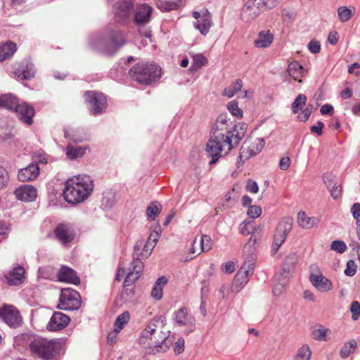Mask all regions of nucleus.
<instances>
[{
	"label": "nucleus",
	"mask_w": 360,
	"mask_h": 360,
	"mask_svg": "<svg viewBox=\"0 0 360 360\" xmlns=\"http://www.w3.org/2000/svg\"><path fill=\"white\" fill-rule=\"evenodd\" d=\"M165 316H155L141 332L139 338V344L147 349L149 354L166 352L169 349V331L165 330Z\"/></svg>",
	"instance_id": "obj_1"
},
{
	"label": "nucleus",
	"mask_w": 360,
	"mask_h": 360,
	"mask_svg": "<svg viewBox=\"0 0 360 360\" xmlns=\"http://www.w3.org/2000/svg\"><path fill=\"white\" fill-rule=\"evenodd\" d=\"M94 189L93 180L88 175H78L65 182L63 195L70 204L77 205L86 200Z\"/></svg>",
	"instance_id": "obj_2"
},
{
	"label": "nucleus",
	"mask_w": 360,
	"mask_h": 360,
	"mask_svg": "<svg viewBox=\"0 0 360 360\" xmlns=\"http://www.w3.org/2000/svg\"><path fill=\"white\" fill-rule=\"evenodd\" d=\"M31 354L43 360H53L59 354L60 344L56 339L34 337L29 343Z\"/></svg>",
	"instance_id": "obj_3"
},
{
	"label": "nucleus",
	"mask_w": 360,
	"mask_h": 360,
	"mask_svg": "<svg viewBox=\"0 0 360 360\" xmlns=\"http://www.w3.org/2000/svg\"><path fill=\"white\" fill-rule=\"evenodd\" d=\"M125 43L124 36L120 31L112 30L103 37H95L91 41L92 48L108 56L115 54Z\"/></svg>",
	"instance_id": "obj_4"
},
{
	"label": "nucleus",
	"mask_w": 360,
	"mask_h": 360,
	"mask_svg": "<svg viewBox=\"0 0 360 360\" xmlns=\"http://www.w3.org/2000/svg\"><path fill=\"white\" fill-rule=\"evenodd\" d=\"M130 77L143 84H150L161 76V68L155 63H137L129 71Z\"/></svg>",
	"instance_id": "obj_5"
},
{
	"label": "nucleus",
	"mask_w": 360,
	"mask_h": 360,
	"mask_svg": "<svg viewBox=\"0 0 360 360\" xmlns=\"http://www.w3.org/2000/svg\"><path fill=\"white\" fill-rule=\"evenodd\" d=\"M153 11V8L146 4H138L133 8V22L141 37H151V30L148 25L151 20Z\"/></svg>",
	"instance_id": "obj_6"
},
{
	"label": "nucleus",
	"mask_w": 360,
	"mask_h": 360,
	"mask_svg": "<svg viewBox=\"0 0 360 360\" xmlns=\"http://www.w3.org/2000/svg\"><path fill=\"white\" fill-rule=\"evenodd\" d=\"M224 145L229 146L228 150L233 148L231 136L223 133L213 134L207 143L205 152L208 157L211 158L209 162L210 165L215 164L221 156L222 148Z\"/></svg>",
	"instance_id": "obj_7"
},
{
	"label": "nucleus",
	"mask_w": 360,
	"mask_h": 360,
	"mask_svg": "<svg viewBox=\"0 0 360 360\" xmlns=\"http://www.w3.org/2000/svg\"><path fill=\"white\" fill-rule=\"evenodd\" d=\"M275 6V1H246L241 9L240 16L243 21L251 22L264 10Z\"/></svg>",
	"instance_id": "obj_8"
},
{
	"label": "nucleus",
	"mask_w": 360,
	"mask_h": 360,
	"mask_svg": "<svg viewBox=\"0 0 360 360\" xmlns=\"http://www.w3.org/2000/svg\"><path fill=\"white\" fill-rule=\"evenodd\" d=\"M81 307L79 293L72 288H63L61 290L59 303L57 307L64 311L77 310Z\"/></svg>",
	"instance_id": "obj_9"
},
{
	"label": "nucleus",
	"mask_w": 360,
	"mask_h": 360,
	"mask_svg": "<svg viewBox=\"0 0 360 360\" xmlns=\"http://www.w3.org/2000/svg\"><path fill=\"white\" fill-rule=\"evenodd\" d=\"M254 257L251 255L248 257V261L246 259L240 269L237 272L235 276L233 285L232 291L233 292H238L246 283H248L250 277L253 274L254 264L252 261Z\"/></svg>",
	"instance_id": "obj_10"
},
{
	"label": "nucleus",
	"mask_w": 360,
	"mask_h": 360,
	"mask_svg": "<svg viewBox=\"0 0 360 360\" xmlns=\"http://www.w3.org/2000/svg\"><path fill=\"white\" fill-rule=\"evenodd\" d=\"M84 99L92 115L101 114L107 108V100L102 93L86 91L84 94Z\"/></svg>",
	"instance_id": "obj_11"
},
{
	"label": "nucleus",
	"mask_w": 360,
	"mask_h": 360,
	"mask_svg": "<svg viewBox=\"0 0 360 360\" xmlns=\"http://www.w3.org/2000/svg\"><path fill=\"white\" fill-rule=\"evenodd\" d=\"M292 219L291 218L283 219L278 225L274 237L271 251L275 254L285 240L288 234L291 231Z\"/></svg>",
	"instance_id": "obj_12"
},
{
	"label": "nucleus",
	"mask_w": 360,
	"mask_h": 360,
	"mask_svg": "<svg viewBox=\"0 0 360 360\" xmlns=\"http://www.w3.org/2000/svg\"><path fill=\"white\" fill-rule=\"evenodd\" d=\"M193 17L197 20L193 23L194 27L202 35H206L212 25L210 13L207 9H203L201 12L193 11Z\"/></svg>",
	"instance_id": "obj_13"
},
{
	"label": "nucleus",
	"mask_w": 360,
	"mask_h": 360,
	"mask_svg": "<svg viewBox=\"0 0 360 360\" xmlns=\"http://www.w3.org/2000/svg\"><path fill=\"white\" fill-rule=\"evenodd\" d=\"M134 8L131 1H117L114 5L117 21L121 24H127L131 20Z\"/></svg>",
	"instance_id": "obj_14"
},
{
	"label": "nucleus",
	"mask_w": 360,
	"mask_h": 360,
	"mask_svg": "<svg viewBox=\"0 0 360 360\" xmlns=\"http://www.w3.org/2000/svg\"><path fill=\"white\" fill-rule=\"evenodd\" d=\"M0 318L11 327H17L22 322L20 312L13 306H5L0 308Z\"/></svg>",
	"instance_id": "obj_15"
},
{
	"label": "nucleus",
	"mask_w": 360,
	"mask_h": 360,
	"mask_svg": "<svg viewBox=\"0 0 360 360\" xmlns=\"http://www.w3.org/2000/svg\"><path fill=\"white\" fill-rule=\"evenodd\" d=\"M175 321L179 326H186L184 333L188 335L195 329V319L188 316L187 309L184 307L179 309L175 313Z\"/></svg>",
	"instance_id": "obj_16"
},
{
	"label": "nucleus",
	"mask_w": 360,
	"mask_h": 360,
	"mask_svg": "<svg viewBox=\"0 0 360 360\" xmlns=\"http://www.w3.org/2000/svg\"><path fill=\"white\" fill-rule=\"evenodd\" d=\"M133 258L131 267L124 282L125 286H129L134 283L140 278L143 269V262L138 257L135 256V254H134Z\"/></svg>",
	"instance_id": "obj_17"
},
{
	"label": "nucleus",
	"mask_w": 360,
	"mask_h": 360,
	"mask_svg": "<svg viewBox=\"0 0 360 360\" xmlns=\"http://www.w3.org/2000/svg\"><path fill=\"white\" fill-rule=\"evenodd\" d=\"M56 238L63 244L67 245L72 241L75 237V233L70 224H59L54 230Z\"/></svg>",
	"instance_id": "obj_18"
},
{
	"label": "nucleus",
	"mask_w": 360,
	"mask_h": 360,
	"mask_svg": "<svg viewBox=\"0 0 360 360\" xmlns=\"http://www.w3.org/2000/svg\"><path fill=\"white\" fill-rule=\"evenodd\" d=\"M70 319L66 314L57 311L54 312L47 324L46 328L49 331H57L65 328L70 323Z\"/></svg>",
	"instance_id": "obj_19"
},
{
	"label": "nucleus",
	"mask_w": 360,
	"mask_h": 360,
	"mask_svg": "<svg viewBox=\"0 0 360 360\" xmlns=\"http://www.w3.org/2000/svg\"><path fill=\"white\" fill-rule=\"evenodd\" d=\"M309 281L313 286L321 292H328L333 288L330 281L320 272L318 274H311Z\"/></svg>",
	"instance_id": "obj_20"
},
{
	"label": "nucleus",
	"mask_w": 360,
	"mask_h": 360,
	"mask_svg": "<svg viewBox=\"0 0 360 360\" xmlns=\"http://www.w3.org/2000/svg\"><path fill=\"white\" fill-rule=\"evenodd\" d=\"M15 110L17 113L18 117L22 122L27 124L32 123V117H34L35 112L34 108L31 105L27 103H22L20 104L18 103Z\"/></svg>",
	"instance_id": "obj_21"
},
{
	"label": "nucleus",
	"mask_w": 360,
	"mask_h": 360,
	"mask_svg": "<svg viewBox=\"0 0 360 360\" xmlns=\"http://www.w3.org/2000/svg\"><path fill=\"white\" fill-rule=\"evenodd\" d=\"M14 194L17 199L22 201H34L37 196V189L31 185H23L16 188Z\"/></svg>",
	"instance_id": "obj_22"
},
{
	"label": "nucleus",
	"mask_w": 360,
	"mask_h": 360,
	"mask_svg": "<svg viewBox=\"0 0 360 360\" xmlns=\"http://www.w3.org/2000/svg\"><path fill=\"white\" fill-rule=\"evenodd\" d=\"M57 277L61 282L74 285H79L80 283V279L77 276V272L67 266H62L60 267L57 273Z\"/></svg>",
	"instance_id": "obj_23"
},
{
	"label": "nucleus",
	"mask_w": 360,
	"mask_h": 360,
	"mask_svg": "<svg viewBox=\"0 0 360 360\" xmlns=\"http://www.w3.org/2000/svg\"><path fill=\"white\" fill-rule=\"evenodd\" d=\"M39 174V167L37 163H31L27 167L20 169L18 178L20 181H29L35 179Z\"/></svg>",
	"instance_id": "obj_24"
},
{
	"label": "nucleus",
	"mask_w": 360,
	"mask_h": 360,
	"mask_svg": "<svg viewBox=\"0 0 360 360\" xmlns=\"http://www.w3.org/2000/svg\"><path fill=\"white\" fill-rule=\"evenodd\" d=\"M25 270L22 266L15 267L6 276V279L10 285H18L21 284L25 278Z\"/></svg>",
	"instance_id": "obj_25"
},
{
	"label": "nucleus",
	"mask_w": 360,
	"mask_h": 360,
	"mask_svg": "<svg viewBox=\"0 0 360 360\" xmlns=\"http://www.w3.org/2000/svg\"><path fill=\"white\" fill-rule=\"evenodd\" d=\"M319 219L314 217H308L304 212H300L297 214V223L300 227L309 229L317 225Z\"/></svg>",
	"instance_id": "obj_26"
},
{
	"label": "nucleus",
	"mask_w": 360,
	"mask_h": 360,
	"mask_svg": "<svg viewBox=\"0 0 360 360\" xmlns=\"http://www.w3.org/2000/svg\"><path fill=\"white\" fill-rule=\"evenodd\" d=\"M274 40V35L269 30L260 31L258 33L257 39L255 41V44L258 48H266L269 46Z\"/></svg>",
	"instance_id": "obj_27"
},
{
	"label": "nucleus",
	"mask_w": 360,
	"mask_h": 360,
	"mask_svg": "<svg viewBox=\"0 0 360 360\" xmlns=\"http://www.w3.org/2000/svg\"><path fill=\"white\" fill-rule=\"evenodd\" d=\"M288 72L289 76L294 80H297L300 83L302 82L301 78L304 75V70L303 67L297 61H293L289 63Z\"/></svg>",
	"instance_id": "obj_28"
},
{
	"label": "nucleus",
	"mask_w": 360,
	"mask_h": 360,
	"mask_svg": "<svg viewBox=\"0 0 360 360\" xmlns=\"http://www.w3.org/2000/svg\"><path fill=\"white\" fill-rule=\"evenodd\" d=\"M18 103V98L11 94L0 95V108L9 110H15Z\"/></svg>",
	"instance_id": "obj_29"
},
{
	"label": "nucleus",
	"mask_w": 360,
	"mask_h": 360,
	"mask_svg": "<svg viewBox=\"0 0 360 360\" xmlns=\"http://www.w3.org/2000/svg\"><path fill=\"white\" fill-rule=\"evenodd\" d=\"M229 122L230 119L228 118L227 115L226 114H221L220 115L217 120L214 124L212 127V131L214 134H219V131H226L228 133V131H230L229 129Z\"/></svg>",
	"instance_id": "obj_30"
},
{
	"label": "nucleus",
	"mask_w": 360,
	"mask_h": 360,
	"mask_svg": "<svg viewBox=\"0 0 360 360\" xmlns=\"http://www.w3.org/2000/svg\"><path fill=\"white\" fill-rule=\"evenodd\" d=\"M35 68L31 63H27L25 68L21 67L15 72L16 75L20 80H28L35 75Z\"/></svg>",
	"instance_id": "obj_31"
},
{
	"label": "nucleus",
	"mask_w": 360,
	"mask_h": 360,
	"mask_svg": "<svg viewBox=\"0 0 360 360\" xmlns=\"http://www.w3.org/2000/svg\"><path fill=\"white\" fill-rule=\"evenodd\" d=\"M167 283V279L165 276H160L158 278L154 284V286L151 291V296L157 300H160L162 297V290L164 286Z\"/></svg>",
	"instance_id": "obj_32"
},
{
	"label": "nucleus",
	"mask_w": 360,
	"mask_h": 360,
	"mask_svg": "<svg viewBox=\"0 0 360 360\" xmlns=\"http://www.w3.org/2000/svg\"><path fill=\"white\" fill-rule=\"evenodd\" d=\"M16 51V44L13 41H8L0 45V61H4L12 56Z\"/></svg>",
	"instance_id": "obj_33"
},
{
	"label": "nucleus",
	"mask_w": 360,
	"mask_h": 360,
	"mask_svg": "<svg viewBox=\"0 0 360 360\" xmlns=\"http://www.w3.org/2000/svg\"><path fill=\"white\" fill-rule=\"evenodd\" d=\"M297 262V255L294 252L290 253L284 259L282 265L283 271L286 274H289L295 269Z\"/></svg>",
	"instance_id": "obj_34"
},
{
	"label": "nucleus",
	"mask_w": 360,
	"mask_h": 360,
	"mask_svg": "<svg viewBox=\"0 0 360 360\" xmlns=\"http://www.w3.org/2000/svg\"><path fill=\"white\" fill-rule=\"evenodd\" d=\"M258 141L259 143L257 145L256 150H254L253 149L245 148L244 146H243L241 148L238 159H240V160H242L243 158L245 159H248L250 157L255 155L257 153L260 152L264 146V139H258Z\"/></svg>",
	"instance_id": "obj_35"
},
{
	"label": "nucleus",
	"mask_w": 360,
	"mask_h": 360,
	"mask_svg": "<svg viewBox=\"0 0 360 360\" xmlns=\"http://www.w3.org/2000/svg\"><path fill=\"white\" fill-rule=\"evenodd\" d=\"M162 210V205L158 201H153L146 209V216L148 221L155 219Z\"/></svg>",
	"instance_id": "obj_36"
},
{
	"label": "nucleus",
	"mask_w": 360,
	"mask_h": 360,
	"mask_svg": "<svg viewBox=\"0 0 360 360\" xmlns=\"http://www.w3.org/2000/svg\"><path fill=\"white\" fill-rule=\"evenodd\" d=\"M356 9L354 6H340L338 9V17L341 22L348 21L355 13Z\"/></svg>",
	"instance_id": "obj_37"
},
{
	"label": "nucleus",
	"mask_w": 360,
	"mask_h": 360,
	"mask_svg": "<svg viewBox=\"0 0 360 360\" xmlns=\"http://www.w3.org/2000/svg\"><path fill=\"white\" fill-rule=\"evenodd\" d=\"M86 149L82 146H74L69 144L67 146L66 155L68 158L74 160L82 157L85 153Z\"/></svg>",
	"instance_id": "obj_38"
},
{
	"label": "nucleus",
	"mask_w": 360,
	"mask_h": 360,
	"mask_svg": "<svg viewBox=\"0 0 360 360\" xmlns=\"http://www.w3.org/2000/svg\"><path fill=\"white\" fill-rule=\"evenodd\" d=\"M130 319V314L128 311H124L120 314L115 319L114 323V328L121 331L124 325L127 324Z\"/></svg>",
	"instance_id": "obj_39"
},
{
	"label": "nucleus",
	"mask_w": 360,
	"mask_h": 360,
	"mask_svg": "<svg viewBox=\"0 0 360 360\" xmlns=\"http://www.w3.org/2000/svg\"><path fill=\"white\" fill-rule=\"evenodd\" d=\"M115 203V194L112 192L104 193L101 200V207L108 210L112 208Z\"/></svg>",
	"instance_id": "obj_40"
},
{
	"label": "nucleus",
	"mask_w": 360,
	"mask_h": 360,
	"mask_svg": "<svg viewBox=\"0 0 360 360\" xmlns=\"http://www.w3.org/2000/svg\"><path fill=\"white\" fill-rule=\"evenodd\" d=\"M243 82L241 79H236L231 85L224 90V95L232 98L237 92L241 90Z\"/></svg>",
	"instance_id": "obj_41"
},
{
	"label": "nucleus",
	"mask_w": 360,
	"mask_h": 360,
	"mask_svg": "<svg viewBox=\"0 0 360 360\" xmlns=\"http://www.w3.org/2000/svg\"><path fill=\"white\" fill-rule=\"evenodd\" d=\"M330 333V330L328 328H326L321 326L312 330L311 337L314 340L317 341H326L327 335Z\"/></svg>",
	"instance_id": "obj_42"
},
{
	"label": "nucleus",
	"mask_w": 360,
	"mask_h": 360,
	"mask_svg": "<svg viewBox=\"0 0 360 360\" xmlns=\"http://www.w3.org/2000/svg\"><path fill=\"white\" fill-rule=\"evenodd\" d=\"M307 96L304 94H299L292 104V110L294 114L298 112L306 104Z\"/></svg>",
	"instance_id": "obj_43"
},
{
	"label": "nucleus",
	"mask_w": 360,
	"mask_h": 360,
	"mask_svg": "<svg viewBox=\"0 0 360 360\" xmlns=\"http://www.w3.org/2000/svg\"><path fill=\"white\" fill-rule=\"evenodd\" d=\"M158 8L162 12L176 9L181 1H157Z\"/></svg>",
	"instance_id": "obj_44"
},
{
	"label": "nucleus",
	"mask_w": 360,
	"mask_h": 360,
	"mask_svg": "<svg viewBox=\"0 0 360 360\" xmlns=\"http://www.w3.org/2000/svg\"><path fill=\"white\" fill-rule=\"evenodd\" d=\"M356 347V342L354 340H352L348 342L345 343L340 352V356L343 359L347 358L352 352V349H354Z\"/></svg>",
	"instance_id": "obj_45"
},
{
	"label": "nucleus",
	"mask_w": 360,
	"mask_h": 360,
	"mask_svg": "<svg viewBox=\"0 0 360 360\" xmlns=\"http://www.w3.org/2000/svg\"><path fill=\"white\" fill-rule=\"evenodd\" d=\"M159 236L160 233L156 231H154L150 233L144 248L146 251H151L153 249L159 239Z\"/></svg>",
	"instance_id": "obj_46"
},
{
	"label": "nucleus",
	"mask_w": 360,
	"mask_h": 360,
	"mask_svg": "<svg viewBox=\"0 0 360 360\" xmlns=\"http://www.w3.org/2000/svg\"><path fill=\"white\" fill-rule=\"evenodd\" d=\"M231 128L233 129V131H228V134L226 135L231 136V139L232 140V145L233 146L234 145H237L240 142V141L242 139L244 135L243 134V133L239 132L238 127L236 125H234Z\"/></svg>",
	"instance_id": "obj_47"
},
{
	"label": "nucleus",
	"mask_w": 360,
	"mask_h": 360,
	"mask_svg": "<svg viewBox=\"0 0 360 360\" xmlns=\"http://www.w3.org/2000/svg\"><path fill=\"white\" fill-rule=\"evenodd\" d=\"M207 62V58L202 54L193 56L192 65L195 70L200 69Z\"/></svg>",
	"instance_id": "obj_48"
},
{
	"label": "nucleus",
	"mask_w": 360,
	"mask_h": 360,
	"mask_svg": "<svg viewBox=\"0 0 360 360\" xmlns=\"http://www.w3.org/2000/svg\"><path fill=\"white\" fill-rule=\"evenodd\" d=\"M311 352L309 347L307 345H302L297 352V357L300 360H309Z\"/></svg>",
	"instance_id": "obj_49"
},
{
	"label": "nucleus",
	"mask_w": 360,
	"mask_h": 360,
	"mask_svg": "<svg viewBox=\"0 0 360 360\" xmlns=\"http://www.w3.org/2000/svg\"><path fill=\"white\" fill-rule=\"evenodd\" d=\"M227 108L229 112L235 117H242L243 112L240 108H238V103L235 101H232L227 105Z\"/></svg>",
	"instance_id": "obj_50"
},
{
	"label": "nucleus",
	"mask_w": 360,
	"mask_h": 360,
	"mask_svg": "<svg viewBox=\"0 0 360 360\" xmlns=\"http://www.w3.org/2000/svg\"><path fill=\"white\" fill-rule=\"evenodd\" d=\"M330 249L342 254L347 250V245L342 240H334L330 245Z\"/></svg>",
	"instance_id": "obj_51"
},
{
	"label": "nucleus",
	"mask_w": 360,
	"mask_h": 360,
	"mask_svg": "<svg viewBox=\"0 0 360 360\" xmlns=\"http://www.w3.org/2000/svg\"><path fill=\"white\" fill-rule=\"evenodd\" d=\"M200 246L202 252H207L212 248L211 238L207 235H202L200 238Z\"/></svg>",
	"instance_id": "obj_52"
},
{
	"label": "nucleus",
	"mask_w": 360,
	"mask_h": 360,
	"mask_svg": "<svg viewBox=\"0 0 360 360\" xmlns=\"http://www.w3.org/2000/svg\"><path fill=\"white\" fill-rule=\"evenodd\" d=\"M350 311L352 313V318L354 321L359 319L360 316V303L358 301L352 302Z\"/></svg>",
	"instance_id": "obj_53"
},
{
	"label": "nucleus",
	"mask_w": 360,
	"mask_h": 360,
	"mask_svg": "<svg viewBox=\"0 0 360 360\" xmlns=\"http://www.w3.org/2000/svg\"><path fill=\"white\" fill-rule=\"evenodd\" d=\"M248 215L250 218L256 219L262 214V208L257 205H252L248 208Z\"/></svg>",
	"instance_id": "obj_54"
},
{
	"label": "nucleus",
	"mask_w": 360,
	"mask_h": 360,
	"mask_svg": "<svg viewBox=\"0 0 360 360\" xmlns=\"http://www.w3.org/2000/svg\"><path fill=\"white\" fill-rule=\"evenodd\" d=\"M333 199L338 198L342 193V187L338 182H335L330 188H328Z\"/></svg>",
	"instance_id": "obj_55"
},
{
	"label": "nucleus",
	"mask_w": 360,
	"mask_h": 360,
	"mask_svg": "<svg viewBox=\"0 0 360 360\" xmlns=\"http://www.w3.org/2000/svg\"><path fill=\"white\" fill-rule=\"evenodd\" d=\"M353 217L356 219V225L360 224V203L355 202L351 208Z\"/></svg>",
	"instance_id": "obj_56"
},
{
	"label": "nucleus",
	"mask_w": 360,
	"mask_h": 360,
	"mask_svg": "<svg viewBox=\"0 0 360 360\" xmlns=\"http://www.w3.org/2000/svg\"><path fill=\"white\" fill-rule=\"evenodd\" d=\"M356 271V265L353 260H349L347 263V268L345 270V274L348 276H352Z\"/></svg>",
	"instance_id": "obj_57"
},
{
	"label": "nucleus",
	"mask_w": 360,
	"mask_h": 360,
	"mask_svg": "<svg viewBox=\"0 0 360 360\" xmlns=\"http://www.w3.org/2000/svg\"><path fill=\"white\" fill-rule=\"evenodd\" d=\"M308 49L312 53H318L321 50L320 42L316 40H311L308 44Z\"/></svg>",
	"instance_id": "obj_58"
},
{
	"label": "nucleus",
	"mask_w": 360,
	"mask_h": 360,
	"mask_svg": "<svg viewBox=\"0 0 360 360\" xmlns=\"http://www.w3.org/2000/svg\"><path fill=\"white\" fill-rule=\"evenodd\" d=\"M8 181V174L6 170L0 166V188H2Z\"/></svg>",
	"instance_id": "obj_59"
},
{
	"label": "nucleus",
	"mask_w": 360,
	"mask_h": 360,
	"mask_svg": "<svg viewBox=\"0 0 360 360\" xmlns=\"http://www.w3.org/2000/svg\"><path fill=\"white\" fill-rule=\"evenodd\" d=\"M312 111V105H308L306 108L302 111L301 115H298V119L302 122L307 121Z\"/></svg>",
	"instance_id": "obj_60"
},
{
	"label": "nucleus",
	"mask_w": 360,
	"mask_h": 360,
	"mask_svg": "<svg viewBox=\"0 0 360 360\" xmlns=\"http://www.w3.org/2000/svg\"><path fill=\"white\" fill-rule=\"evenodd\" d=\"M323 181L328 188H330L336 182L334 176L330 173L323 174Z\"/></svg>",
	"instance_id": "obj_61"
},
{
	"label": "nucleus",
	"mask_w": 360,
	"mask_h": 360,
	"mask_svg": "<svg viewBox=\"0 0 360 360\" xmlns=\"http://www.w3.org/2000/svg\"><path fill=\"white\" fill-rule=\"evenodd\" d=\"M323 127L324 124L321 121H318L316 125L311 127L310 130L311 133L321 136L322 134Z\"/></svg>",
	"instance_id": "obj_62"
},
{
	"label": "nucleus",
	"mask_w": 360,
	"mask_h": 360,
	"mask_svg": "<svg viewBox=\"0 0 360 360\" xmlns=\"http://www.w3.org/2000/svg\"><path fill=\"white\" fill-rule=\"evenodd\" d=\"M246 190L252 193H257L259 191V187L256 181L248 180L246 185Z\"/></svg>",
	"instance_id": "obj_63"
},
{
	"label": "nucleus",
	"mask_w": 360,
	"mask_h": 360,
	"mask_svg": "<svg viewBox=\"0 0 360 360\" xmlns=\"http://www.w3.org/2000/svg\"><path fill=\"white\" fill-rule=\"evenodd\" d=\"M174 350L176 354H181L184 350V340L179 338L174 344Z\"/></svg>",
	"instance_id": "obj_64"
}]
</instances>
